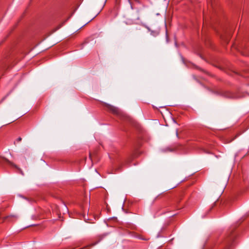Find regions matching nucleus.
<instances>
[{
	"label": "nucleus",
	"mask_w": 249,
	"mask_h": 249,
	"mask_svg": "<svg viewBox=\"0 0 249 249\" xmlns=\"http://www.w3.org/2000/svg\"><path fill=\"white\" fill-rule=\"evenodd\" d=\"M105 107L109 111H110V112L114 114H117L119 112L118 109L114 106H112L107 104H106Z\"/></svg>",
	"instance_id": "f257e3e1"
},
{
	"label": "nucleus",
	"mask_w": 249,
	"mask_h": 249,
	"mask_svg": "<svg viewBox=\"0 0 249 249\" xmlns=\"http://www.w3.org/2000/svg\"><path fill=\"white\" fill-rule=\"evenodd\" d=\"M21 140H22V138H21V137H19V138H18L17 139V141L18 142H20V141H21Z\"/></svg>",
	"instance_id": "f03ea898"
},
{
	"label": "nucleus",
	"mask_w": 249,
	"mask_h": 249,
	"mask_svg": "<svg viewBox=\"0 0 249 249\" xmlns=\"http://www.w3.org/2000/svg\"><path fill=\"white\" fill-rule=\"evenodd\" d=\"M128 0L129 2L130 3V0ZM134 0L136 1H138V0Z\"/></svg>",
	"instance_id": "7ed1b4c3"
}]
</instances>
